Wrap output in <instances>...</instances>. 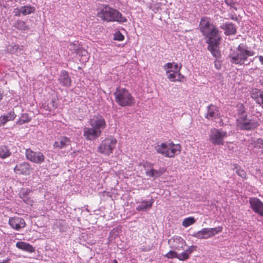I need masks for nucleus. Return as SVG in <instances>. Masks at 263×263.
<instances>
[{"instance_id": "obj_43", "label": "nucleus", "mask_w": 263, "mask_h": 263, "mask_svg": "<svg viewBox=\"0 0 263 263\" xmlns=\"http://www.w3.org/2000/svg\"><path fill=\"white\" fill-rule=\"evenodd\" d=\"M124 39V35L120 31H116V41H123Z\"/></svg>"}, {"instance_id": "obj_50", "label": "nucleus", "mask_w": 263, "mask_h": 263, "mask_svg": "<svg viewBox=\"0 0 263 263\" xmlns=\"http://www.w3.org/2000/svg\"><path fill=\"white\" fill-rule=\"evenodd\" d=\"M73 45L74 46V50H77L78 49L77 44H73Z\"/></svg>"}, {"instance_id": "obj_42", "label": "nucleus", "mask_w": 263, "mask_h": 263, "mask_svg": "<svg viewBox=\"0 0 263 263\" xmlns=\"http://www.w3.org/2000/svg\"><path fill=\"white\" fill-rule=\"evenodd\" d=\"M256 146L258 148H262L263 147V139L261 138H259L257 139L256 143Z\"/></svg>"}, {"instance_id": "obj_40", "label": "nucleus", "mask_w": 263, "mask_h": 263, "mask_svg": "<svg viewBox=\"0 0 263 263\" xmlns=\"http://www.w3.org/2000/svg\"><path fill=\"white\" fill-rule=\"evenodd\" d=\"M225 3L228 5L237 10L236 7H235V2L233 0H224Z\"/></svg>"}, {"instance_id": "obj_53", "label": "nucleus", "mask_w": 263, "mask_h": 263, "mask_svg": "<svg viewBox=\"0 0 263 263\" xmlns=\"http://www.w3.org/2000/svg\"><path fill=\"white\" fill-rule=\"evenodd\" d=\"M116 263H118L117 261H116Z\"/></svg>"}, {"instance_id": "obj_29", "label": "nucleus", "mask_w": 263, "mask_h": 263, "mask_svg": "<svg viewBox=\"0 0 263 263\" xmlns=\"http://www.w3.org/2000/svg\"><path fill=\"white\" fill-rule=\"evenodd\" d=\"M22 8V14L23 15H27L31 13H34L35 11L34 7L31 5H26L24 6H21Z\"/></svg>"}, {"instance_id": "obj_15", "label": "nucleus", "mask_w": 263, "mask_h": 263, "mask_svg": "<svg viewBox=\"0 0 263 263\" xmlns=\"http://www.w3.org/2000/svg\"><path fill=\"white\" fill-rule=\"evenodd\" d=\"M220 113L219 109L216 106L211 104L207 107V113L205 115V118L209 120H214L219 118Z\"/></svg>"}, {"instance_id": "obj_18", "label": "nucleus", "mask_w": 263, "mask_h": 263, "mask_svg": "<svg viewBox=\"0 0 263 263\" xmlns=\"http://www.w3.org/2000/svg\"><path fill=\"white\" fill-rule=\"evenodd\" d=\"M59 82L64 87H69L71 85V79L68 72L63 70L61 72L58 78Z\"/></svg>"}, {"instance_id": "obj_26", "label": "nucleus", "mask_w": 263, "mask_h": 263, "mask_svg": "<svg viewBox=\"0 0 263 263\" xmlns=\"http://www.w3.org/2000/svg\"><path fill=\"white\" fill-rule=\"evenodd\" d=\"M250 95L251 98L257 103L263 97V91L258 88H254L251 89Z\"/></svg>"}, {"instance_id": "obj_10", "label": "nucleus", "mask_w": 263, "mask_h": 263, "mask_svg": "<svg viewBox=\"0 0 263 263\" xmlns=\"http://www.w3.org/2000/svg\"><path fill=\"white\" fill-rule=\"evenodd\" d=\"M168 244L172 249L180 251L184 249L186 246L185 241L180 236H174L168 241Z\"/></svg>"}, {"instance_id": "obj_25", "label": "nucleus", "mask_w": 263, "mask_h": 263, "mask_svg": "<svg viewBox=\"0 0 263 263\" xmlns=\"http://www.w3.org/2000/svg\"><path fill=\"white\" fill-rule=\"evenodd\" d=\"M16 247L24 251L32 253L35 251V248L29 243L24 241H18L16 243Z\"/></svg>"}, {"instance_id": "obj_24", "label": "nucleus", "mask_w": 263, "mask_h": 263, "mask_svg": "<svg viewBox=\"0 0 263 263\" xmlns=\"http://www.w3.org/2000/svg\"><path fill=\"white\" fill-rule=\"evenodd\" d=\"M30 192L29 189H22L20 192V197L22 199L23 201L28 204L31 205L33 201L29 197L28 195Z\"/></svg>"}, {"instance_id": "obj_38", "label": "nucleus", "mask_w": 263, "mask_h": 263, "mask_svg": "<svg viewBox=\"0 0 263 263\" xmlns=\"http://www.w3.org/2000/svg\"><path fill=\"white\" fill-rule=\"evenodd\" d=\"M57 103L56 102L55 99H52L51 101V102L47 105V108L46 109H48L49 110H51L52 109H54V108H57Z\"/></svg>"}, {"instance_id": "obj_22", "label": "nucleus", "mask_w": 263, "mask_h": 263, "mask_svg": "<svg viewBox=\"0 0 263 263\" xmlns=\"http://www.w3.org/2000/svg\"><path fill=\"white\" fill-rule=\"evenodd\" d=\"M165 171L164 168H160L156 170L153 168L146 170V175L149 177L153 178L154 179L160 177Z\"/></svg>"}, {"instance_id": "obj_1", "label": "nucleus", "mask_w": 263, "mask_h": 263, "mask_svg": "<svg viewBox=\"0 0 263 263\" xmlns=\"http://www.w3.org/2000/svg\"><path fill=\"white\" fill-rule=\"evenodd\" d=\"M236 108L238 118L236 120V125L237 128L242 130L251 131L259 127L261 116L260 112L252 110L251 117H248L244 104L239 103Z\"/></svg>"}, {"instance_id": "obj_30", "label": "nucleus", "mask_w": 263, "mask_h": 263, "mask_svg": "<svg viewBox=\"0 0 263 263\" xmlns=\"http://www.w3.org/2000/svg\"><path fill=\"white\" fill-rule=\"evenodd\" d=\"M14 27L24 31L29 29V26L26 25L25 22L20 20H18L15 23Z\"/></svg>"}, {"instance_id": "obj_31", "label": "nucleus", "mask_w": 263, "mask_h": 263, "mask_svg": "<svg viewBox=\"0 0 263 263\" xmlns=\"http://www.w3.org/2000/svg\"><path fill=\"white\" fill-rule=\"evenodd\" d=\"M31 118L29 117L27 114H23L21 117L17 120L16 124L18 125H22L30 122Z\"/></svg>"}, {"instance_id": "obj_28", "label": "nucleus", "mask_w": 263, "mask_h": 263, "mask_svg": "<svg viewBox=\"0 0 263 263\" xmlns=\"http://www.w3.org/2000/svg\"><path fill=\"white\" fill-rule=\"evenodd\" d=\"M11 152L7 146L5 145H0V158L6 159L11 155Z\"/></svg>"}, {"instance_id": "obj_11", "label": "nucleus", "mask_w": 263, "mask_h": 263, "mask_svg": "<svg viewBox=\"0 0 263 263\" xmlns=\"http://www.w3.org/2000/svg\"><path fill=\"white\" fill-rule=\"evenodd\" d=\"M250 208L255 213L263 217V202L257 197L250 198Z\"/></svg>"}, {"instance_id": "obj_19", "label": "nucleus", "mask_w": 263, "mask_h": 263, "mask_svg": "<svg viewBox=\"0 0 263 263\" xmlns=\"http://www.w3.org/2000/svg\"><path fill=\"white\" fill-rule=\"evenodd\" d=\"M196 248L197 247L194 245L188 247L187 249L185 250L184 252L181 253H177V258L181 261L187 260L193 252L196 250Z\"/></svg>"}, {"instance_id": "obj_34", "label": "nucleus", "mask_w": 263, "mask_h": 263, "mask_svg": "<svg viewBox=\"0 0 263 263\" xmlns=\"http://www.w3.org/2000/svg\"><path fill=\"white\" fill-rule=\"evenodd\" d=\"M180 76L181 74L180 72H176L173 71V73H169V74L167 76V78L170 81L174 82L176 80H179Z\"/></svg>"}, {"instance_id": "obj_8", "label": "nucleus", "mask_w": 263, "mask_h": 263, "mask_svg": "<svg viewBox=\"0 0 263 263\" xmlns=\"http://www.w3.org/2000/svg\"><path fill=\"white\" fill-rule=\"evenodd\" d=\"M25 155L28 160L35 163L41 164L45 160V156L42 153L34 152L30 148L26 149Z\"/></svg>"}, {"instance_id": "obj_2", "label": "nucleus", "mask_w": 263, "mask_h": 263, "mask_svg": "<svg viewBox=\"0 0 263 263\" xmlns=\"http://www.w3.org/2000/svg\"><path fill=\"white\" fill-rule=\"evenodd\" d=\"M199 28L206 39L208 44H218L220 39L219 31L208 17H202L200 22Z\"/></svg>"}, {"instance_id": "obj_47", "label": "nucleus", "mask_w": 263, "mask_h": 263, "mask_svg": "<svg viewBox=\"0 0 263 263\" xmlns=\"http://www.w3.org/2000/svg\"><path fill=\"white\" fill-rule=\"evenodd\" d=\"M258 58L259 59V60L260 62L262 64H263V56L259 55V56H258Z\"/></svg>"}, {"instance_id": "obj_21", "label": "nucleus", "mask_w": 263, "mask_h": 263, "mask_svg": "<svg viewBox=\"0 0 263 263\" xmlns=\"http://www.w3.org/2000/svg\"><path fill=\"white\" fill-rule=\"evenodd\" d=\"M220 27L224 30V33L227 35H233L236 33V26L233 23H223Z\"/></svg>"}, {"instance_id": "obj_37", "label": "nucleus", "mask_w": 263, "mask_h": 263, "mask_svg": "<svg viewBox=\"0 0 263 263\" xmlns=\"http://www.w3.org/2000/svg\"><path fill=\"white\" fill-rule=\"evenodd\" d=\"M163 68L166 71V73H169L173 71L172 70L173 68V63H167L164 65Z\"/></svg>"}, {"instance_id": "obj_48", "label": "nucleus", "mask_w": 263, "mask_h": 263, "mask_svg": "<svg viewBox=\"0 0 263 263\" xmlns=\"http://www.w3.org/2000/svg\"><path fill=\"white\" fill-rule=\"evenodd\" d=\"M10 260V258H7L5 260H4L2 262H1L0 263H9V261Z\"/></svg>"}, {"instance_id": "obj_17", "label": "nucleus", "mask_w": 263, "mask_h": 263, "mask_svg": "<svg viewBox=\"0 0 263 263\" xmlns=\"http://www.w3.org/2000/svg\"><path fill=\"white\" fill-rule=\"evenodd\" d=\"M90 125L96 129L101 130L105 127V122L104 118L101 116L94 117L90 121Z\"/></svg>"}, {"instance_id": "obj_7", "label": "nucleus", "mask_w": 263, "mask_h": 263, "mask_svg": "<svg viewBox=\"0 0 263 263\" xmlns=\"http://www.w3.org/2000/svg\"><path fill=\"white\" fill-rule=\"evenodd\" d=\"M222 229L223 228L221 226L214 228H203L201 230L195 233L192 236L198 239H208L221 232Z\"/></svg>"}, {"instance_id": "obj_23", "label": "nucleus", "mask_w": 263, "mask_h": 263, "mask_svg": "<svg viewBox=\"0 0 263 263\" xmlns=\"http://www.w3.org/2000/svg\"><path fill=\"white\" fill-rule=\"evenodd\" d=\"M16 117V115L14 110L10 111L8 114L1 116L0 117V126L5 125V124L10 121H13Z\"/></svg>"}, {"instance_id": "obj_12", "label": "nucleus", "mask_w": 263, "mask_h": 263, "mask_svg": "<svg viewBox=\"0 0 263 263\" xmlns=\"http://www.w3.org/2000/svg\"><path fill=\"white\" fill-rule=\"evenodd\" d=\"M13 170L16 174L27 176L30 175L32 168L29 163L23 162L17 163Z\"/></svg>"}, {"instance_id": "obj_49", "label": "nucleus", "mask_w": 263, "mask_h": 263, "mask_svg": "<svg viewBox=\"0 0 263 263\" xmlns=\"http://www.w3.org/2000/svg\"><path fill=\"white\" fill-rule=\"evenodd\" d=\"M3 92L0 89V101L3 99Z\"/></svg>"}, {"instance_id": "obj_16", "label": "nucleus", "mask_w": 263, "mask_h": 263, "mask_svg": "<svg viewBox=\"0 0 263 263\" xmlns=\"http://www.w3.org/2000/svg\"><path fill=\"white\" fill-rule=\"evenodd\" d=\"M9 224L12 228L19 230L25 227L26 223L23 218L19 217H14L9 218Z\"/></svg>"}, {"instance_id": "obj_27", "label": "nucleus", "mask_w": 263, "mask_h": 263, "mask_svg": "<svg viewBox=\"0 0 263 263\" xmlns=\"http://www.w3.org/2000/svg\"><path fill=\"white\" fill-rule=\"evenodd\" d=\"M71 141L66 137H62L60 141H55L53 146L54 147L62 148L70 144Z\"/></svg>"}, {"instance_id": "obj_45", "label": "nucleus", "mask_w": 263, "mask_h": 263, "mask_svg": "<svg viewBox=\"0 0 263 263\" xmlns=\"http://www.w3.org/2000/svg\"><path fill=\"white\" fill-rule=\"evenodd\" d=\"M215 67L217 69H219L220 68V62L217 61H215Z\"/></svg>"}, {"instance_id": "obj_36", "label": "nucleus", "mask_w": 263, "mask_h": 263, "mask_svg": "<svg viewBox=\"0 0 263 263\" xmlns=\"http://www.w3.org/2000/svg\"><path fill=\"white\" fill-rule=\"evenodd\" d=\"M236 169V173L238 175L240 176L242 178H245L246 177V173L238 165L235 166Z\"/></svg>"}, {"instance_id": "obj_3", "label": "nucleus", "mask_w": 263, "mask_h": 263, "mask_svg": "<svg viewBox=\"0 0 263 263\" xmlns=\"http://www.w3.org/2000/svg\"><path fill=\"white\" fill-rule=\"evenodd\" d=\"M254 51L249 49L246 44H240L235 49H231L229 57L232 64L242 65L247 60L249 57L253 56Z\"/></svg>"}, {"instance_id": "obj_44", "label": "nucleus", "mask_w": 263, "mask_h": 263, "mask_svg": "<svg viewBox=\"0 0 263 263\" xmlns=\"http://www.w3.org/2000/svg\"><path fill=\"white\" fill-rule=\"evenodd\" d=\"M21 9V7L14 9L13 13H14V15L16 16H20L22 14Z\"/></svg>"}, {"instance_id": "obj_39", "label": "nucleus", "mask_w": 263, "mask_h": 263, "mask_svg": "<svg viewBox=\"0 0 263 263\" xmlns=\"http://www.w3.org/2000/svg\"><path fill=\"white\" fill-rule=\"evenodd\" d=\"M166 257L169 258H177V253L174 251H170L166 255Z\"/></svg>"}, {"instance_id": "obj_52", "label": "nucleus", "mask_w": 263, "mask_h": 263, "mask_svg": "<svg viewBox=\"0 0 263 263\" xmlns=\"http://www.w3.org/2000/svg\"><path fill=\"white\" fill-rule=\"evenodd\" d=\"M112 263H115V259L114 260V261H112Z\"/></svg>"}, {"instance_id": "obj_51", "label": "nucleus", "mask_w": 263, "mask_h": 263, "mask_svg": "<svg viewBox=\"0 0 263 263\" xmlns=\"http://www.w3.org/2000/svg\"><path fill=\"white\" fill-rule=\"evenodd\" d=\"M113 40H115V33L113 34Z\"/></svg>"}, {"instance_id": "obj_4", "label": "nucleus", "mask_w": 263, "mask_h": 263, "mask_svg": "<svg viewBox=\"0 0 263 263\" xmlns=\"http://www.w3.org/2000/svg\"><path fill=\"white\" fill-rule=\"evenodd\" d=\"M155 151L166 157L172 158L178 154L181 151V146L179 144L173 142H165L158 144L155 147Z\"/></svg>"}, {"instance_id": "obj_6", "label": "nucleus", "mask_w": 263, "mask_h": 263, "mask_svg": "<svg viewBox=\"0 0 263 263\" xmlns=\"http://www.w3.org/2000/svg\"><path fill=\"white\" fill-rule=\"evenodd\" d=\"M228 137L227 132L221 129L213 128L210 130L209 140L215 145H222L224 144V139Z\"/></svg>"}, {"instance_id": "obj_5", "label": "nucleus", "mask_w": 263, "mask_h": 263, "mask_svg": "<svg viewBox=\"0 0 263 263\" xmlns=\"http://www.w3.org/2000/svg\"><path fill=\"white\" fill-rule=\"evenodd\" d=\"M116 102L121 106H132L135 103V99L125 89H116Z\"/></svg>"}, {"instance_id": "obj_32", "label": "nucleus", "mask_w": 263, "mask_h": 263, "mask_svg": "<svg viewBox=\"0 0 263 263\" xmlns=\"http://www.w3.org/2000/svg\"><path fill=\"white\" fill-rule=\"evenodd\" d=\"M218 44H209L208 49L211 51L212 54L215 58H218L220 55V53L217 49V46Z\"/></svg>"}, {"instance_id": "obj_13", "label": "nucleus", "mask_w": 263, "mask_h": 263, "mask_svg": "<svg viewBox=\"0 0 263 263\" xmlns=\"http://www.w3.org/2000/svg\"><path fill=\"white\" fill-rule=\"evenodd\" d=\"M101 131L99 129L91 127H85L84 129L83 135L88 140H93L98 138L101 135Z\"/></svg>"}, {"instance_id": "obj_33", "label": "nucleus", "mask_w": 263, "mask_h": 263, "mask_svg": "<svg viewBox=\"0 0 263 263\" xmlns=\"http://www.w3.org/2000/svg\"><path fill=\"white\" fill-rule=\"evenodd\" d=\"M196 222V219L193 217H189L184 219L182 222V225L185 228L193 224Z\"/></svg>"}, {"instance_id": "obj_41", "label": "nucleus", "mask_w": 263, "mask_h": 263, "mask_svg": "<svg viewBox=\"0 0 263 263\" xmlns=\"http://www.w3.org/2000/svg\"><path fill=\"white\" fill-rule=\"evenodd\" d=\"M173 68H174V71L176 72H180V69L181 68V64H178L177 63H173Z\"/></svg>"}, {"instance_id": "obj_35", "label": "nucleus", "mask_w": 263, "mask_h": 263, "mask_svg": "<svg viewBox=\"0 0 263 263\" xmlns=\"http://www.w3.org/2000/svg\"><path fill=\"white\" fill-rule=\"evenodd\" d=\"M126 21V18L120 12L116 10V22L123 23Z\"/></svg>"}, {"instance_id": "obj_9", "label": "nucleus", "mask_w": 263, "mask_h": 263, "mask_svg": "<svg viewBox=\"0 0 263 263\" xmlns=\"http://www.w3.org/2000/svg\"><path fill=\"white\" fill-rule=\"evenodd\" d=\"M98 15L102 20L108 22L115 21V10L107 6L100 9L98 12Z\"/></svg>"}, {"instance_id": "obj_14", "label": "nucleus", "mask_w": 263, "mask_h": 263, "mask_svg": "<svg viewBox=\"0 0 263 263\" xmlns=\"http://www.w3.org/2000/svg\"><path fill=\"white\" fill-rule=\"evenodd\" d=\"M114 146V143L112 141L107 139L101 143L99 147V151L106 155H109L112 153Z\"/></svg>"}, {"instance_id": "obj_20", "label": "nucleus", "mask_w": 263, "mask_h": 263, "mask_svg": "<svg viewBox=\"0 0 263 263\" xmlns=\"http://www.w3.org/2000/svg\"><path fill=\"white\" fill-rule=\"evenodd\" d=\"M154 202V200L152 198L149 200H142L141 202L139 203L138 205L136 206V209L138 211H146L152 208Z\"/></svg>"}, {"instance_id": "obj_46", "label": "nucleus", "mask_w": 263, "mask_h": 263, "mask_svg": "<svg viewBox=\"0 0 263 263\" xmlns=\"http://www.w3.org/2000/svg\"><path fill=\"white\" fill-rule=\"evenodd\" d=\"M257 104H259L263 108V97L260 99L259 102H258Z\"/></svg>"}]
</instances>
